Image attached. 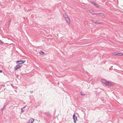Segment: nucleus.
Here are the masks:
<instances>
[{"label":"nucleus","mask_w":123,"mask_h":123,"mask_svg":"<svg viewBox=\"0 0 123 123\" xmlns=\"http://www.w3.org/2000/svg\"><path fill=\"white\" fill-rule=\"evenodd\" d=\"M105 85L109 87H111L114 86V84L111 83L110 81H106Z\"/></svg>","instance_id":"1"},{"label":"nucleus","mask_w":123,"mask_h":123,"mask_svg":"<svg viewBox=\"0 0 123 123\" xmlns=\"http://www.w3.org/2000/svg\"><path fill=\"white\" fill-rule=\"evenodd\" d=\"M25 62V60H18L16 61V62L18 64H20L23 63Z\"/></svg>","instance_id":"2"},{"label":"nucleus","mask_w":123,"mask_h":123,"mask_svg":"<svg viewBox=\"0 0 123 123\" xmlns=\"http://www.w3.org/2000/svg\"><path fill=\"white\" fill-rule=\"evenodd\" d=\"M21 67V66L18 64L14 67V69L15 70H17L19 69Z\"/></svg>","instance_id":"3"},{"label":"nucleus","mask_w":123,"mask_h":123,"mask_svg":"<svg viewBox=\"0 0 123 123\" xmlns=\"http://www.w3.org/2000/svg\"><path fill=\"white\" fill-rule=\"evenodd\" d=\"M73 118L74 121V122L75 123H76V121L77 120V116L74 114L73 115Z\"/></svg>","instance_id":"4"},{"label":"nucleus","mask_w":123,"mask_h":123,"mask_svg":"<svg viewBox=\"0 0 123 123\" xmlns=\"http://www.w3.org/2000/svg\"><path fill=\"white\" fill-rule=\"evenodd\" d=\"M65 19L66 21L67 22V23L69 25L70 24V20L69 18L68 17H67V18H65Z\"/></svg>","instance_id":"5"},{"label":"nucleus","mask_w":123,"mask_h":123,"mask_svg":"<svg viewBox=\"0 0 123 123\" xmlns=\"http://www.w3.org/2000/svg\"><path fill=\"white\" fill-rule=\"evenodd\" d=\"M106 81L107 80H105L102 79L101 80V82L102 83H104L105 85V83Z\"/></svg>","instance_id":"6"},{"label":"nucleus","mask_w":123,"mask_h":123,"mask_svg":"<svg viewBox=\"0 0 123 123\" xmlns=\"http://www.w3.org/2000/svg\"><path fill=\"white\" fill-rule=\"evenodd\" d=\"M98 16H104V14L103 13H98Z\"/></svg>","instance_id":"7"},{"label":"nucleus","mask_w":123,"mask_h":123,"mask_svg":"<svg viewBox=\"0 0 123 123\" xmlns=\"http://www.w3.org/2000/svg\"><path fill=\"white\" fill-rule=\"evenodd\" d=\"M34 121V119H31L29 121V122L30 123H33Z\"/></svg>","instance_id":"8"},{"label":"nucleus","mask_w":123,"mask_h":123,"mask_svg":"<svg viewBox=\"0 0 123 123\" xmlns=\"http://www.w3.org/2000/svg\"><path fill=\"white\" fill-rule=\"evenodd\" d=\"M63 16L65 18H67V17H68V15L65 13L64 14Z\"/></svg>","instance_id":"9"},{"label":"nucleus","mask_w":123,"mask_h":123,"mask_svg":"<svg viewBox=\"0 0 123 123\" xmlns=\"http://www.w3.org/2000/svg\"><path fill=\"white\" fill-rule=\"evenodd\" d=\"M40 53L41 55H45L44 53L42 50L40 51Z\"/></svg>","instance_id":"10"},{"label":"nucleus","mask_w":123,"mask_h":123,"mask_svg":"<svg viewBox=\"0 0 123 123\" xmlns=\"http://www.w3.org/2000/svg\"><path fill=\"white\" fill-rule=\"evenodd\" d=\"M6 105H4L3 108L1 109V111H3L6 108Z\"/></svg>","instance_id":"11"},{"label":"nucleus","mask_w":123,"mask_h":123,"mask_svg":"<svg viewBox=\"0 0 123 123\" xmlns=\"http://www.w3.org/2000/svg\"><path fill=\"white\" fill-rule=\"evenodd\" d=\"M95 4L94 5L97 8H99V6L96 3H94Z\"/></svg>","instance_id":"12"},{"label":"nucleus","mask_w":123,"mask_h":123,"mask_svg":"<svg viewBox=\"0 0 123 123\" xmlns=\"http://www.w3.org/2000/svg\"><path fill=\"white\" fill-rule=\"evenodd\" d=\"M89 11V12L91 14H93V11L92 10H90Z\"/></svg>","instance_id":"13"},{"label":"nucleus","mask_w":123,"mask_h":123,"mask_svg":"<svg viewBox=\"0 0 123 123\" xmlns=\"http://www.w3.org/2000/svg\"><path fill=\"white\" fill-rule=\"evenodd\" d=\"M81 96H84L86 95V94H84L83 92H81Z\"/></svg>","instance_id":"14"},{"label":"nucleus","mask_w":123,"mask_h":123,"mask_svg":"<svg viewBox=\"0 0 123 123\" xmlns=\"http://www.w3.org/2000/svg\"><path fill=\"white\" fill-rule=\"evenodd\" d=\"M91 21L92 23H95L96 22V21H95V20H94L93 19L91 20Z\"/></svg>","instance_id":"15"},{"label":"nucleus","mask_w":123,"mask_h":123,"mask_svg":"<svg viewBox=\"0 0 123 123\" xmlns=\"http://www.w3.org/2000/svg\"><path fill=\"white\" fill-rule=\"evenodd\" d=\"M90 2L91 3H92L94 5L95 4L94 3H95V2H94V1H92V0L90 1Z\"/></svg>","instance_id":"16"},{"label":"nucleus","mask_w":123,"mask_h":123,"mask_svg":"<svg viewBox=\"0 0 123 123\" xmlns=\"http://www.w3.org/2000/svg\"><path fill=\"white\" fill-rule=\"evenodd\" d=\"M3 42L1 40H0V44H2L3 43Z\"/></svg>","instance_id":"17"},{"label":"nucleus","mask_w":123,"mask_h":123,"mask_svg":"<svg viewBox=\"0 0 123 123\" xmlns=\"http://www.w3.org/2000/svg\"><path fill=\"white\" fill-rule=\"evenodd\" d=\"M117 53L116 52H114L113 54V55H117Z\"/></svg>","instance_id":"18"},{"label":"nucleus","mask_w":123,"mask_h":123,"mask_svg":"<svg viewBox=\"0 0 123 123\" xmlns=\"http://www.w3.org/2000/svg\"><path fill=\"white\" fill-rule=\"evenodd\" d=\"M117 55L118 56H121V53H117Z\"/></svg>","instance_id":"19"},{"label":"nucleus","mask_w":123,"mask_h":123,"mask_svg":"<svg viewBox=\"0 0 123 123\" xmlns=\"http://www.w3.org/2000/svg\"><path fill=\"white\" fill-rule=\"evenodd\" d=\"M11 20H9L8 21V25H9L10 24L11 22Z\"/></svg>","instance_id":"20"},{"label":"nucleus","mask_w":123,"mask_h":123,"mask_svg":"<svg viewBox=\"0 0 123 123\" xmlns=\"http://www.w3.org/2000/svg\"><path fill=\"white\" fill-rule=\"evenodd\" d=\"M21 111L22 112H24V111L23 109V108H21Z\"/></svg>","instance_id":"21"},{"label":"nucleus","mask_w":123,"mask_h":123,"mask_svg":"<svg viewBox=\"0 0 123 123\" xmlns=\"http://www.w3.org/2000/svg\"><path fill=\"white\" fill-rule=\"evenodd\" d=\"M93 15H98V13H93Z\"/></svg>","instance_id":"22"},{"label":"nucleus","mask_w":123,"mask_h":123,"mask_svg":"<svg viewBox=\"0 0 123 123\" xmlns=\"http://www.w3.org/2000/svg\"><path fill=\"white\" fill-rule=\"evenodd\" d=\"M8 104V103L7 102H6L4 105H6V106Z\"/></svg>","instance_id":"23"},{"label":"nucleus","mask_w":123,"mask_h":123,"mask_svg":"<svg viewBox=\"0 0 123 123\" xmlns=\"http://www.w3.org/2000/svg\"><path fill=\"white\" fill-rule=\"evenodd\" d=\"M95 23V24H100V22H99L98 21H96V22Z\"/></svg>","instance_id":"24"},{"label":"nucleus","mask_w":123,"mask_h":123,"mask_svg":"<svg viewBox=\"0 0 123 123\" xmlns=\"http://www.w3.org/2000/svg\"><path fill=\"white\" fill-rule=\"evenodd\" d=\"M50 114L49 113H48L47 114V115L48 116H49L50 115Z\"/></svg>","instance_id":"25"},{"label":"nucleus","mask_w":123,"mask_h":123,"mask_svg":"<svg viewBox=\"0 0 123 123\" xmlns=\"http://www.w3.org/2000/svg\"><path fill=\"white\" fill-rule=\"evenodd\" d=\"M30 92L31 93H33V92L32 91H30Z\"/></svg>","instance_id":"26"},{"label":"nucleus","mask_w":123,"mask_h":123,"mask_svg":"<svg viewBox=\"0 0 123 123\" xmlns=\"http://www.w3.org/2000/svg\"><path fill=\"white\" fill-rule=\"evenodd\" d=\"M2 72V70H0V73H1Z\"/></svg>","instance_id":"27"},{"label":"nucleus","mask_w":123,"mask_h":123,"mask_svg":"<svg viewBox=\"0 0 123 123\" xmlns=\"http://www.w3.org/2000/svg\"><path fill=\"white\" fill-rule=\"evenodd\" d=\"M26 106H25V107H23L22 108H25V107H26Z\"/></svg>","instance_id":"28"},{"label":"nucleus","mask_w":123,"mask_h":123,"mask_svg":"<svg viewBox=\"0 0 123 123\" xmlns=\"http://www.w3.org/2000/svg\"><path fill=\"white\" fill-rule=\"evenodd\" d=\"M123 55V54L121 53V55Z\"/></svg>","instance_id":"29"},{"label":"nucleus","mask_w":123,"mask_h":123,"mask_svg":"<svg viewBox=\"0 0 123 123\" xmlns=\"http://www.w3.org/2000/svg\"><path fill=\"white\" fill-rule=\"evenodd\" d=\"M59 5H60V4H59Z\"/></svg>","instance_id":"30"},{"label":"nucleus","mask_w":123,"mask_h":123,"mask_svg":"<svg viewBox=\"0 0 123 123\" xmlns=\"http://www.w3.org/2000/svg\"><path fill=\"white\" fill-rule=\"evenodd\" d=\"M29 123V122H28V123Z\"/></svg>","instance_id":"31"}]
</instances>
